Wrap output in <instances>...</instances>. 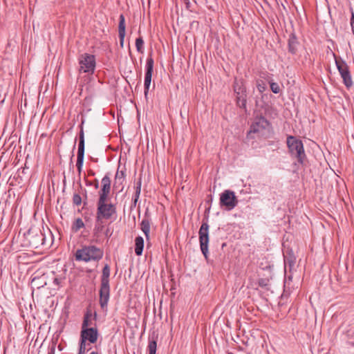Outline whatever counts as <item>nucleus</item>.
I'll use <instances>...</instances> for the list:
<instances>
[{
	"mask_svg": "<svg viewBox=\"0 0 354 354\" xmlns=\"http://www.w3.org/2000/svg\"><path fill=\"white\" fill-rule=\"evenodd\" d=\"M99 295V304L100 305V307L102 310H106L107 308L108 303L110 298L109 283H100Z\"/></svg>",
	"mask_w": 354,
	"mask_h": 354,
	"instance_id": "f8f14e48",
	"label": "nucleus"
},
{
	"mask_svg": "<svg viewBox=\"0 0 354 354\" xmlns=\"http://www.w3.org/2000/svg\"><path fill=\"white\" fill-rule=\"evenodd\" d=\"M189 6V2L187 1V2L186 3V7L187 8H188Z\"/></svg>",
	"mask_w": 354,
	"mask_h": 354,
	"instance_id": "79ce46f5",
	"label": "nucleus"
},
{
	"mask_svg": "<svg viewBox=\"0 0 354 354\" xmlns=\"http://www.w3.org/2000/svg\"><path fill=\"white\" fill-rule=\"evenodd\" d=\"M84 227V223L82 218H77L73 222V224L72 225V230L73 232H78L81 228Z\"/></svg>",
	"mask_w": 354,
	"mask_h": 354,
	"instance_id": "a878e982",
	"label": "nucleus"
},
{
	"mask_svg": "<svg viewBox=\"0 0 354 354\" xmlns=\"http://www.w3.org/2000/svg\"><path fill=\"white\" fill-rule=\"evenodd\" d=\"M238 203V201L234 192L225 190L220 196V205L224 207L226 210H232Z\"/></svg>",
	"mask_w": 354,
	"mask_h": 354,
	"instance_id": "0eeeda50",
	"label": "nucleus"
},
{
	"mask_svg": "<svg viewBox=\"0 0 354 354\" xmlns=\"http://www.w3.org/2000/svg\"><path fill=\"white\" fill-rule=\"evenodd\" d=\"M209 227L207 220L203 221L198 232L201 250L205 259L208 255Z\"/></svg>",
	"mask_w": 354,
	"mask_h": 354,
	"instance_id": "39448f33",
	"label": "nucleus"
},
{
	"mask_svg": "<svg viewBox=\"0 0 354 354\" xmlns=\"http://www.w3.org/2000/svg\"><path fill=\"white\" fill-rule=\"evenodd\" d=\"M144 248V239L138 236L135 239V253L138 256H140L142 254Z\"/></svg>",
	"mask_w": 354,
	"mask_h": 354,
	"instance_id": "4be33fe9",
	"label": "nucleus"
},
{
	"mask_svg": "<svg viewBox=\"0 0 354 354\" xmlns=\"http://www.w3.org/2000/svg\"><path fill=\"white\" fill-rule=\"evenodd\" d=\"M78 354H80V353L78 352Z\"/></svg>",
	"mask_w": 354,
	"mask_h": 354,
	"instance_id": "09e8293b",
	"label": "nucleus"
},
{
	"mask_svg": "<svg viewBox=\"0 0 354 354\" xmlns=\"http://www.w3.org/2000/svg\"><path fill=\"white\" fill-rule=\"evenodd\" d=\"M126 25L125 18L123 14H121L119 17V25H118V36L120 39V45L122 48L124 46V41L126 34Z\"/></svg>",
	"mask_w": 354,
	"mask_h": 354,
	"instance_id": "2eb2a0df",
	"label": "nucleus"
},
{
	"mask_svg": "<svg viewBox=\"0 0 354 354\" xmlns=\"http://www.w3.org/2000/svg\"><path fill=\"white\" fill-rule=\"evenodd\" d=\"M141 185H142V179H141V178H139L138 182L136 183V187H135L136 191H135V194H134V196L133 198V202L134 205H136V203L138 201V198H139V196H140V194L141 192Z\"/></svg>",
	"mask_w": 354,
	"mask_h": 354,
	"instance_id": "393cba45",
	"label": "nucleus"
},
{
	"mask_svg": "<svg viewBox=\"0 0 354 354\" xmlns=\"http://www.w3.org/2000/svg\"><path fill=\"white\" fill-rule=\"evenodd\" d=\"M94 186H95V189H97V188H98V187H99V184H98V181H97V180H96V182H95V185H94Z\"/></svg>",
	"mask_w": 354,
	"mask_h": 354,
	"instance_id": "a19ab883",
	"label": "nucleus"
},
{
	"mask_svg": "<svg viewBox=\"0 0 354 354\" xmlns=\"http://www.w3.org/2000/svg\"><path fill=\"white\" fill-rule=\"evenodd\" d=\"M298 159V161L301 163V164H303L304 163V161L305 160L306 156H296Z\"/></svg>",
	"mask_w": 354,
	"mask_h": 354,
	"instance_id": "c9c22d12",
	"label": "nucleus"
},
{
	"mask_svg": "<svg viewBox=\"0 0 354 354\" xmlns=\"http://www.w3.org/2000/svg\"><path fill=\"white\" fill-rule=\"evenodd\" d=\"M333 57L337 68L343 80V83L346 88H349L353 84L349 67L343 59L337 57L335 53H333Z\"/></svg>",
	"mask_w": 354,
	"mask_h": 354,
	"instance_id": "7ed1b4c3",
	"label": "nucleus"
},
{
	"mask_svg": "<svg viewBox=\"0 0 354 354\" xmlns=\"http://www.w3.org/2000/svg\"><path fill=\"white\" fill-rule=\"evenodd\" d=\"M92 160H93V161H95V162L97 161V158H96V159L92 158Z\"/></svg>",
	"mask_w": 354,
	"mask_h": 354,
	"instance_id": "a18cd8bd",
	"label": "nucleus"
},
{
	"mask_svg": "<svg viewBox=\"0 0 354 354\" xmlns=\"http://www.w3.org/2000/svg\"><path fill=\"white\" fill-rule=\"evenodd\" d=\"M270 89L274 93H279L280 92V87L277 83H270Z\"/></svg>",
	"mask_w": 354,
	"mask_h": 354,
	"instance_id": "2f4dec72",
	"label": "nucleus"
},
{
	"mask_svg": "<svg viewBox=\"0 0 354 354\" xmlns=\"http://www.w3.org/2000/svg\"><path fill=\"white\" fill-rule=\"evenodd\" d=\"M121 159H122V156H120V159H119L120 162L121 161Z\"/></svg>",
	"mask_w": 354,
	"mask_h": 354,
	"instance_id": "49530a36",
	"label": "nucleus"
},
{
	"mask_svg": "<svg viewBox=\"0 0 354 354\" xmlns=\"http://www.w3.org/2000/svg\"><path fill=\"white\" fill-rule=\"evenodd\" d=\"M252 248H253V251H252V255H253V257H252V261H254L255 260V257H254V245H253V243H252Z\"/></svg>",
	"mask_w": 354,
	"mask_h": 354,
	"instance_id": "e433bc0d",
	"label": "nucleus"
},
{
	"mask_svg": "<svg viewBox=\"0 0 354 354\" xmlns=\"http://www.w3.org/2000/svg\"><path fill=\"white\" fill-rule=\"evenodd\" d=\"M84 156H77L76 167L79 174H80L82 170Z\"/></svg>",
	"mask_w": 354,
	"mask_h": 354,
	"instance_id": "c756f323",
	"label": "nucleus"
},
{
	"mask_svg": "<svg viewBox=\"0 0 354 354\" xmlns=\"http://www.w3.org/2000/svg\"><path fill=\"white\" fill-rule=\"evenodd\" d=\"M30 244L37 248L39 245H44L45 244V236L41 231L35 234L30 241Z\"/></svg>",
	"mask_w": 354,
	"mask_h": 354,
	"instance_id": "6ab92c4d",
	"label": "nucleus"
},
{
	"mask_svg": "<svg viewBox=\"0 0 354 354\" xmlns=\"http://www.w3.org/2000/svg\"><path fill=\"white\" fill-rule=\"evenodd\" d=\"M116 214L115 205L112 203H104L97 205L96 217L100 219L109 220Z\"/></svg>",
	"mask_w": 354,
	"mask_h": 354,
	"instance_id": "423d86ee",
	"label": "nucleus"
},
{
	"mask_svg": "<svg viewBox=\"0 0 354 354\" xmlns=\"http://www.w3.org/2000/svg\"><path fill=\"white\" fill-rule=\"evenodd\" d=\"M102 189L99 192L100 197L97 205L107 203L108 196L111 190V180L108 176H104L102 179Z\"/></svg>",
	"mask_w": 354,
	"mask_h": 354,
	"instance_id": "1a4fd4ad",
	"label": "nucleus"
},
{
	"mask_svg": "<svg viewBox=\"0 0 354 354\" xmlns=\"http://www.w3.org/2000/svg\"><path fill=\"white\" fill-rule=\"evenodd\" d=\"M209 198L208 200H207V203H212V197L211 195L209 196Z\"/></svg>",
	"mask_w": 354,
	"mask_h": 354,
	"instance_id": "ea45409f",
	"label": "nucleus"
},
{
	"mask_svg": "<svg viewBox=\"0 0 354 354\" xmlns=\"http://www.w3.org/2000/svg\"><path fill=\"white\" fill-rule=\"evenodd\" d=\"M80 72L88 74H93L96 66L95 57L88 53H83L79 59Z\"/></svg>",
	"mask_w": 354,
	"mask_h": 354,
	"instance_id": "20e7f679",
	"label": "nucleus"
},
{
	"mask_svg": "<svg viewBox=\"0 0 354 354\" xmlns=\"http://www.w3.org/2000/svg\"><path fill=\"white\" fill-rule=\"evenodd\" d=\"M97 315L95 313L94 316L93 317V314L91 310H87L84 315V319L82 324V328H90L91 326H96L95 323L93 321H95Z\"/></svg>",
	"mask_w": 354,
	"mask_h": 354,
	"instance_id": "dca6fc26",
	"label": "nucleus"
},
{
	"mask_svg": "<svg viewBox=\"0 0 354 354\" xmlns=\"http://www.w3.org/2000/svg\"><path fill=\"white\" fill-rule=\"evenodd\" d=\"M111 270L108 264H106L102 269V274L100 279V283H109Z\"/></svg>",
	"mask_w": 354,
	"mask_h": 354,
	"instance_id": "b1692460",
	"label": "nucleus"
},
{
	"mask_svg": "<svg viewBox=\"0 0 354 354\" xmlns=\"http://www.w3.org/2000/svg\"><path fill=\"white\" fill-rule=\"evenodd\" d=\"M118 174H116L115 179H116V180H117V179L120 180V179H122V178L123 176H124V173H123L122 171L121 172V176H122V177H121V178L118 177Z\"/></svg>",
	"mask_w": 354,
	"mask_h": 354,
	"instance_id": "4c0bfd02",
	"label": "nucleus"
},
{
	"mask_svg": "<svg viewBox=\"0 0 354 354\" xmlns=\"http://www.w3.org/2000/svg\"><path fill=\"white\" fill-rule=\"evenodd\" d=\"M252 133H257L261 137L270 138L272 134V127L270 122L265 118H258L252 124L247 137L250 138Z\"/></svg>",
	"mask_w": 354,
	"mask_h": 354,
	"instance_id": "f03ea898",
	"label": "nucleus"
},
{
	"mask_svg": "<svg viewBox=\"0 0 354 354\" xmlns=\"http://www.w3.org/2000/svg\"><path fill=\"white\" fill-rule=\"evenodd\" d=\"M73 203L75 205H80L82 203V198L80 194H74L73 196Z\"/></svg>",
	"mask_w": 354,
	"mask_h": 354,
	"instance_id": "7c9ffc66",
	"label": "nucleus"
},
{
	"mask_svg": "<svg viewBox=\"0 0 354 354\" xmlns=\"http://www.w3.org/2000/svg\"><path fill=\"white\" fill-rule=\"evenodd\" d=\"M153 59L151 55H149L147 59L144 82V93L146 98H147L149 87L151 82V77L153 71Z\"/></svg>",
	"mask_w": 354,
	"mask_h": 354,
	"instance_id": "6e6552de",
	"label": "nucleus"
},
{
	"mask_svg": "<svg viewBox=\"0 0 354 354\" xmlns=\"http://www.w3.org/2000/svg\"><path fill=\"white\" fill-rule=\"evenodd\" d=\"M266 274H263L264 277L260 278L258 281L259 286L264 288L265 290H270V279L272 278V274L270 266H266V268H261Z\"/></svg>",
	"mask_w": 354,
	"mask_h": 354,
	"instance_id": "4468645a",
	"label": "nucleus"
},
{
	"mask_svg": "<svg viewBox=\"0 0 354 354\" xmlns=\"http://www.w3.org/2000/svg\"><path fill=\"white\" fill-rule=\"evenodd\" d=\"M227 354H234V353L232 352H228Z\"/></svg>",
	"mask_w": 354,
	"mask_h": 354,
	"instance_id": "de8ad7c7",
	"label": "nucleus"
},
{
	"mask_svg": "<svg viewBox=\"0 0 354 354\" xmlns=\"http://www.w3.org/2000/svg\"><path fill=\"white\" fill-rule=\"evenodd\" d=\"M58 348H59V351H62V347H61V346H60V345H59V346H58Z\"/></svg>",
	"mask_w": 354,
	"mask_h": 354,
	"instance_id": "c03bdc74",
	"label": "nucleus"
},
{
	"mask_svg": "<svg viewBox=\"0 0 354 354\" xmlns=\"http://www.w3.org/2000/svg\"><path fill=\"white\" fill-rule=\"evenodd\" d=\"M299 41L295 33H291L289 35L288 40V51L292 54H295L299 46Z\"/></svg>",
	"mask_w": 354,
	"mask_h": 354,
	"instance_id": "a211bd4d",
	"label": "nucleus"
},
{
	"mask_svg": "<svg viewBox=\"0 0 354 354\" xmlns=\"http://www.w3.org/2000/svg\"><path fill=\"white\" fill-rule=\"evenodd\" d=\"M287 145L292 155H302L304 152L302 142L294 136L287 138Z\"/></svg>",
	"mask_w": 354,
	"mask_h": 354,
	"instance_id": "9d476101",
	"label": "nucleus"
},
{
	"mask_svg": "<svg viewBox=\"0 0 354 354\" xmlns=\"http://www.w3.org/2000/svg\"><path fill=\"white\" fill-rule=\"evenodd\" d=\"M83 124L84 120L82 121L80 124V131L79 136V145H78V150L77 155H84V135L83 131Z\"/></svg>",
	"mask_w": 354,
	"mask_h": 354,
	"instance_id": "aec40b11",
	"label": "nucleus"
},
{
	"mask_svg": "<svg viewBox=\"0 0 354 354\" xmlns=\"http://www.w3.org/2000/svg\"><path fill=\"white\" fill-rule=\"evenodd\" d=\"M104 252L95 245H85L75 252V259L79 261H98L103 257Z\"/></svg>",
	"mask_w": 354,
	"mask_h": 354,
	"instance_id": "f257e3e1",
	"label": "nucleus"
},
{
	"mask_svg": "<svg viewBox=\"0 0 354 354\" xmlns=\"http://www.w3.org/2000/svg\"><path fill=\"white\" fill-rule=\"evenodd\" d=\"M87 344L86 342L80 339V348L79 353L80 354H85L86 351H88L91 348H86Z\"/></svg>",
	"mask_w": 354,
	"mask_h": 354,
	"instance_id": "c85d7f7f",
	"label": "nucleus"
},
{
	"mask_svg": "<svg viewBox=\"0 0 354 354\" xmlns=\"http://www.w3.org/2000/svg\"><path fill=\"white\" fill-rule=\"evenodd\" d=\"M104 235L107 238H109L111 236L112 232L111 231V230L109 227L106 229V230L104 232Z\"/></svg>",
	"mask_w": 354,
	"mask_h": 354,
	"instance_id": "72a5a7b5",
	"label": "nucleus"
},
{
	"mask_svg": "<svg viewBox=\"0 0 354 354\" xmlns=\"http://www.w3.org/2000/svg\"><path fill=\"white\" fill-rule=\"evenodd\" d=\"M55 344H53V345L49 348L48 354H55Z\"/></svg>",
	"mask_w": 354,
	"mask_h": 354,
	"instance_id": "473e14b6",
	"label": "nucleus"
},
{
	"mask_svg": "<svg viewBox=\"0 0 354 354\" xmlns=\"http://www.w3.org/2000/svg\"><path fill=\"white\" fill-rule=\"evenodd\" d=\"M157 342L153 338H149L148 344L149 354H156Z\"/></svg>",
	"mask_w": 354,
	"mask_h": 354,
	"instance_id": "bb28decb",
	"label": "nucleus"
},
{
	"mask_svg": "<svg viewBox=\"0 0 354 354\" xmlns=\"http://www.w3.org/2000/svg\"><path fill=\"white\" fill-rule=\"evenodd\" d=\"M351 28L354 26V12L353 10L351 9Z\"/></svg>",
	"mask_w": 354,
	"mask_h": 354,
	"instance_id": "f704fd0d",
	"label": "nucleus"
},
{
	"mask_svg": "<svg viewBox=\"0 0 354 354\" xmlns=\"http://www.w3.org/2000/svg\"><path fill=\"white\" fill-rule=\"evenodd\" d=\"M283 258L285 271L287 270L288 268L289 271H291L294 268L296 262V258L292 251L286 252V254L283 255Z\"/></svg>",
	"mask_w": 354,
	"mask_h": 354,
	"instance_id": "f3484780",
	"label": "nucleus"
},
{
	"mask_svg": "<svg viewBox=\"0 0 354 354\" xmlns=\"http://www.w3.org/2000/svg\"><path fill=\"white\" fill-rule=\"evenodd\" d=\"M103 220L104 219H100V221H99L98 218L97 217H95V226L93 228V236L95 237L96 239L100 237L101 233L102 232V231L104 230V225Z\"/></svg>",
	"mask_w": 354,
	"mask_h": 354,
	"instance_id": "412c9836",
	"label": "nucleus"
},
{
	"mask_svg": "<svg viewBox=\"0 0 354 354\" xmlns=\"http://www.w3.org/2000/svg\"><path fill=\"white\" fill-rule=\"evenodd\" d=\"M140 228L145 235L146 239H149V232H150V221L147 218L142 219L140 223Z\"/></svg>",
	"mask_w": 354,
	"mask_h": 354,
	"instance_id": "5701e85b",
	"label": "nucleus"
},
{
	"mask_svg": "<svg viewBox=\"0 0 354 354\" xmlns=\"http://www.w3.org/2000/svg\"><path fill=\"white\" fill-rule=\"evenodd\" d=\"M98 337V331L96 326H91L90 328H82L80 332V339L86 342H89L91 344H94L97 342Z\"/></svg>",
	"mask_w": 354,
	"mask_h": 354,
	"instance_id": "9b49d317",
	"label": "nucleus"
},
{
	"mask_svg": "<svg viewBox=\"0 0 354 354\" xmlns=\"http://www.w3.org/2000/svg\"><path fill=\"white\" fill-rule=\"evenodd\" d=\"M234 91L236 93V102L240 108L243 107V81L242 78H235Z\"/></svg>",
	"mask_w": 354,
	"mask_h": 354,
	"instance_id": "ddd939ff",
	"label": "nucleus"
},
{
	"mask_svg": "<svg viewBox=\"0 0 354 354\" xmlns=\"http://www.w3.org/2000/svg\"><path fill=\"white\" fill-rule=\"evenodd\" d=\"M53 282L54 283L58 285L59 283V279H58L57 278H55Z\"/></svg>",
	"mask_w": 354,
	"mask_h": 354,
	"instance_id": "58836bf2",
	"label": "nucleus"
},
{
	"mask_svg": "<svg viewBox=\"0 0 354 354\" xmlns=\"http://www.w3.org/2000/svg\"><path fill=\"white\" fill-rule=\"evenodd\" d=\"M90 354H99L97 352H95V351H93L91 352Z\"/></svg>",
	"mask_w": 354,
	"mask_h": 354,
	"instance_id": "37998d69",
	"label": "nucleus"
},
{
	"mask_svg": "<svg viewBox=\"0 0 354 354\" xmlns=\"http://www.w3.org/2000/svg\"><path fill=\"white\" fill-rule=\"evenodd\" d=\"M136 50L139 53H143L144 41L142 37H139L136 39Z\"/></svg>",
	"mask_w": 354,
	"mask_h": 354,
	"instance_id": "cd10ccee",
	"label": "nucleus"
}]
</instances>
